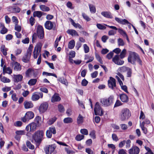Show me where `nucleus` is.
I'll return each mask as SVG.
<instances>
[{"instance_id": "obj_1", "label": "nucleus", "mask_w": 154, "mask_h": 154, "mask_svg": "<svg viewBox=\"0 0 154 154\" xmlns=\"http://www.w3.org/2000/svg\"><path fill=\"white\" fill-rule=\"evenodd\" d=\"M44 132L42 131H38L32 136V138L37 143H40L44 135Z\"/></svg>"}, {"instance_id": "obj_2", "label": "nucleus", "mask_w": 154, "mask_h": 154, "mask_svg": "<svg viewBox=\"0 0 154 154\" xmlns=\"http://www.w3.org/2000/svg\"><path fill=\"white\" fill-rule=\"evenodd\" d=\"M131 115V112L127 108L123 109L121 112L120 119L122 121H124L128 119Z\"/></svg>"}, {"instance_id": "obj_3", "label": "nucleus", "mask_w": 154, "mask_h": 154, "mask_svg": "<svg viewBox=\"0 0 154 154\" xmlns=\"http://www.w3.org/2000/svg\"><path fill=\"white\" fill-rule=\"evenodd\" d=\"M42 44L40 42L38 43L35 45L33 51V57L34 59H36L38 56L41 54Z\"/></svg>"}, {"instance_id": "obj_4", "label": "nucleus", "mask_w": 154, "mask_h": 154, "mask_svg": "<svg viewBox=\"0 0 154 154\" xmlns=\"http://www.w3.org/2000/svg\"><path fill=\"white\" fill-rule=\"evenodd\" d=\"M138 55L134 52L130 51L128 57V61L133 64H134Z\"/></svg>"}, {"instance_id": "obj_5", "label": "nucleus", "mask_w": 154, "mask_h": 154, "mask_svg": "<svg viewBox=\"0 0 154 154\" xmlns=\"http://www.w3.org/2000/svg\"><path fill=\"white\" fill-rule=\"evenodd\" d=\"M113 100V97L111 96L108 98V100L103 98L101 99L100 102L102 105L109 106L112 105Z\"/></svg>"}, {"instance_id": "obj_6", "label": "nucleus", "mask_w": 154, "mask_h": 154, "mask_svg": "<svg viewBox=\"0 0 154 154\" xmlns=\"http://www.w3.org/2000/svg\"><path fill=\"white\" fill-rule=\"evenodd\" d=\"M45 28L48 30L54 29H55V23L49 20H47L44 24Z\"/></svg>"}, {"instance_id": "obj_7", "label": "nucleus", "mask_w": 154, "mask_h": 154, "mask_svg": "<svg viewBox=\"0 0 154 154\" xmlns=\"http://www.w3.org/2000/svg\"><path fill=\"white\" fill-rule=\"evenodd\" d=\"M36 30L38 37L41 39H42L44 37V29L43 27L40 25L38 26Z\"/></svg>"}, {"instance_id": "obj_8", "label": "nucleus", "mask_w": 154, "mask_h": 154, "mask_svg": "<svg viewBox=\"0 0 154 154\" xmlns=\"http://www.w3.org/2000/svg\"><path fill=\"white\" fill-rule=\"evenodd\" d=\"M119 55L117 54L115 55L112 59V61L116 64L122 65L123 64L124 61L120 59Z\"/></svg>"}, {"instance_id": "obj_9", "label": "nucleus", "mask_w": 154, "mask_h": 154, "mask_svg": "<svg viewBox=\"0 0 154 154\" xmlns=\"http://www.w3.org/2000/svg\"><path fill=\"white\" fill-rule=\"evenodd\" d=\"M108 84L109 88L112 90H113L116 87V80L112 77H110L108 81Z\"/></svg>"}, {"instance_id": "obj_10", "label": "nucleus", "mask_w": 154, "mask_h": 154, "mask_svg": "<svg viewBox=\"0 0 154 154\" xmlns=\"http://www.w3.org/2000/svg\"><path fill=\"white\" fill-rule=\"evenodd\" d=\"M43 94L42 92H35L34 93L32 96L31 99L32 100L36 101L38 100L40 98L43 97Z\"/></svg>"}, {"instance_id": "obj_11", "label": "nucleus", "mask_w": 154, "mask_h": 154, "mask_svg": "<svg viewBox=\"0 0 154 154\" xmlns=\"http://www.w3.org/2000/svg\"><path fill=\"white\" fill-rule=\"evenodd\" d=\"M139 148L136 146H133L128 150L129 154H138L140 152Z\"/></svg>"}, {"instance_id": "obj_12", "label": "nucleus", "mask_w": 154, "mask_h": 154, "mask_svg": "<svg viewBox=\"0 0 154 154\" xmlns=\"http://www.w3.org/2000/svg\"><path fill=\"white\" fill-rule=\"evenodd\" d=\"M7 9L8 11L14 13H19L20 11V8L15 6H9L7 8Z\"/></svg>"}, {"instance_id": "obj_13", "label": "nucleus", "mask_w": 154, "mask_h": 154, "mask_svg": "<svg viewBox=\"0 0 154 154\" xmlns=\"http://www.w3.org/2000/svg\"><path fill=\"white\" fill-rule=\"evenodd\" d=\"M55 148L54 145H49L47 146L45 149L46 154H51Z\"/></svg>"}, {"instance_id": "obj_14", "label": "nucleus", "mask_w": 154, "mask_h": 154, "mask_svg": "<svg viewBox=\"0 0 154 154\" xmlns=\"http://www.w3.org/2000/svg\"><path fill=\"white\" fill-rule=\"evenodd\" d=\"M94 110L96 115L102 116L103 114V111L101 106H95Z\"/></svg>"}, {"instance_id": "obj_15", "label": "nucleus", "mask_w": 154, "mask_h": 154, "mask_svg": "<svg viewBox=\"0 0 154 154\" xmlns=\"http://www.w3.org/2000/svg\"><path fill=\"white\" fill-rule=\"evenodd\" d=\"M11 65L14 67V70L16 71H20L21 69V66L17 62H13L11 63Z\"/></svg>"}, {"instance_id": "obj_16", "label": "nucleus", "mask_w": 154, "mask_h": 154, "mask_svg": "<svg viewBox=\"0 0 154 154\" xmlns=\"http://www.w3.org/2000/svg\"><path fill=\"white\" fill-rule=\"evenodd\" d=\"M106 26H107L113 29H114L116 30H118V32L122 35H123V36H126V32L123 31L122 29H118L115 26H110L109 25H105Z\"/></svg>"}, {"instance_id": "obj_17", "label": "nucleus", "mask_w": 154, "mask_h": 154, "mask_svg": "<svg viewBox=\"0 0 154 154\" xmlns=\"http://www.w3.org/2000/svg\"><path fill=\"white\" fill-rule=\"evenodd\" d=\"M61 100V98L59 96L58 94L55 93L52 96L51 99L52 102L54 103L60 101Z\"/></svg>"}, {"instance_id": "obj_18", "label": "nucleus", "mask_w": 154, "mask_h": 154, "mask_svg": "<svg viewBox=\"0 0 154 154\" xmlns=\"http://www.w3.org/2000/svg\"><path fill=\"white\" fill-rule=\"evenodd\" d=\"M115 19L118 23L123 25L129 23V22L125 19H122L117 17H115Z\"/></svg>"}, {"instance_id": "obj_19", "label": "nucleus", "mask_w": 154, "mask_h": 154, "mask_svg": "<svg viewBox=\"0 0 154 154\" xmlns=\"http://www.w3.org/2000/svg\"><path fill=\"white\" fill-rule=\"evenodd\" d=\"M12 69L10 67H6L5 66H4L3 67V74L5 73H7L10 74L12 73Z\"/></svg>"}, {"instance_id": "obj_20", "label": "nucleus", "mask_w": 154, "mask_h": 154, "mask_svg": "<svg viewBox=\"0 0 154 154\" xmlns=\"http://www.w3.org/2000/svg\"><path fill=\"white\" fill-rule=\"evenodd\" d=\"M101 14L104 17L112 19L113 18L112 14L109 11H103L101 13Z\"/></svg>"}, {"instance_id": "obj_21", "label": "nucleus", "mask_w": 154, "mask_h": 154, "mask_svg": "<svg viewBox=\"0 0 154 154\" xmlns=\"http://www.w3.org/2000/svg\"><path fill=\"white\" fill-rule=\"evenodd\" d=\"M0 28H1L0 33L2 34H4L7 32L8 29L5 27L4 23H0Z\"/></svg>"}, {"instance_id": "obj_22", "label": "nucleus", "mask_w": 154, "mask_h": 154, "mask_svg": "<svg viewBox=\"0 0 154 154\" xmlns=\"http://www.w3.org/2000/svg\"><path fill=\"white\" fill-rule=\"evenodd\" d=\"M66 32L72 36H79V35L77 31L74 29H69Z\"/></svg>"}, {"instance_id": "obj_23", "label": "nucleus", "mask_w": 154, "mask_h": 154, "mask_svg": "<svg viewBox=\"0 0 154 154\" xmlns=\"http://www.w3.org/2000/svg\"><path fill=\"white\" fill-rule=\"evenodd\" d=\"M14 81L15 82H18L21 81L23 78V76L20 74L14 75Z\"/></svg>"}, {"instance_id": "obj_24", "label": "nucleus", "mask_w": 154, "mask_h": 154, "mask_svg": "<svg viewBox=\"0 0 154 154\" xmlns=\"http://www.w3.org/2000/svg\"><path fill=\"white\" fill-rule=\"evenodd\" d=\"M57 81L60 82L61 83L64 84L66 86H67L68 83L66 79H65L64 77H59L57 79Z\"/></svg>"}, {"instance_id": "obj_25", "label": "nucleus", "mask_w": 154, "mask_h": 154, "mask_svg": "<svg viewBox=\"0 0 154 154\" xmlns=\"http://www.w3.org/2000/svg\"><path fill=\"white\" fill-rule=\"evenodd\" d=\"M25 115L27 119H28L29 120L33 119L34 116V113L31 111H29L27 112L26 113Z\"/></svg>"}, {"instance_id": "obj_26", "label": "nucleus", "mask_w": 154, "mask_h": 154, "mask_svg": "<svg viewBox=\"0 0 154 154\" xmlns=\"http://www.w3.org/2000/svg\"><path fill=\"white\" fill-rule=\"evenodd\" d=\"M44 13L41 11H36L33 13V16L34 17H37L39 18H40L43 14Z\"/></svg>"}, {"instance_id": "obj_27", "label": "nucleus", "mask_w": 154, "mask_h": 154, "mask_svg": "<svg viewBox=\"0 0 154 154\" xmlns=\"http://www.w3.org/2000/svg\"><path fill=\"white\" fill-rule=\"evenodd\" d=\"M70 20L71 23L72 24L75 28H78L80 29L82 28L81 26L78 23H76L71 18H70Z\"/></svg>"}, {"instance_id": "obj_28", "label": "nucleus", "mask_w": 154, "mask_h": 154, "mask_svg": "<svg viewBox=\"0 0 154 154\" xmlns=\"http://www.w3.org/2000/svg\"><path fill=\"white\" fill-rule=\"evenodd\" d=\"M120 98L121 101L123 102H126L128 101V96L125 94H122L120 95Z\"/></svg>"}, {"instance_id": "obj_29", "label": "nucleus", "mask_w": 154, "mask_h": 154, "mask_svg": "<svg viewBox=\"0 0 154 154\" xmlns=\"http://www.w3.org/2000/svg\"><path fill=\"white\" fill-rule=\"evenodd\" d=\"M40 9L43 11L47 12L50 11V8L44 5H41L39 6Z\"/></svg>"}, {"instance_id": "obj_30", "label": "nucleus", "mask_w": 154, "mask_h": 154, "mask_svg": "<svg viewBox=\"0 0 154 154\" xmlns=\"http://www.w3.org/2000/svg\"><path fill=\"white\" fill-rule=\"evenodd\" d=\"M84 122V117L81 114L79 115V116L78 117L77 122L78 124H80Z\"/></svg>"}, {"instance_id": "obj_31", "label": "nucleus", "mask_w": 154, "mask_h": 154, "mask_svg": "<svg viewBox=\"0 0 154 154\" xmlns=\"http://www.w3.org/2000/svg\"><path fill=\"white\" fill-rule=\"evenodd\" d=\"M31 56L26 54L22 58V61L25 63H28L29 61Z\"/></svg>"}, {"instance_id": "obj_32", "label": "nucleus", "mask_w": 154, "mask_h": 154, "mask_svg": "<svg viewBox=\"0 0 154 154\" xmlns=\"http://www.w3.org/2000/svg\"><path fill=\"white\" fill-rule=\"evenodd\" d=\"M30 127L31 132H33L36 129L37 126H38L36 123L34 122H32L29 124Z\"/></svg>"}, {"instance_id": "obj_33", "label": "nucleus", "mask_w": 154, "mask_h": 154, "mask_svg": "<svg viewBox=\"0 0 154 154\" xmlns=\"http://www.w3.org/2000/svg\"><path fill=\"white\" fill-rule=\"evenodd\" d=\"M88 6L90 12L92 13H95L96 12V9L95 7L93 5L89 4Z\"/></svg>"}, {"instance_id": "obj_34", "label": "nucleus", "mask_w": 154, "mask_h": 154, "mask_svg": "<svg viewBox=\"0 0 154 154\" xmlns=\"http://www.w3.org/2000/svg\"><path fill=\"white\" fill-rule=\"evenodd\" d=\"M75 45V42L74 40L70 41L68 44V48L70 49H73Z\"/></svg>"}, {"instance_id": "obj_35", "label": "nucleus", "mask_w": 154, "mask_h": 154, "mask_svg": "<svg viewBox=\"0 0 154 154\" xmlns=\"http://www.w3.org/2000/svg\"><path fill=\"white\" fill-rule=\"evenodd\" d=\"M73 122L72 119L70 117L65 118L63 119V122L65 123L68 124L71 123Z\"/></svg>"}, {"instance_id": "obj_36", "label": "nucleus", "mask_w": 154, "mask_h": 154, "mask_svg": "<svg viewBox=\"0 0 154 154\" xmlns=\"http://www.w3.org/2000/svg\"><path fill=\"white\" fill-rule=\"evenodd\" d=\"M57 119V118L56 117H54L51 118L50 119L48 122V124L50 125H52L56 121Z\"/></svg>"}, {"instance_id": "obj_37", "label": "nucleus", "mask_w": 154, "mask_h": 154, "mask_svg": "<svg viewBox=\"0 0 154 154\" xmlns=\"http://www.w3.org/2000/svg\"><path fill=\"white\" fill-rule=\"evenodd\" d=\"M48 106H39L38 109L41 113L44 112L47 109Z\"/></svg>"}, {"instance_id": "obj_38", "label": "nucleus", "mask_w": 154, "mask_h": 154, "mask_svg": "<svg viewBox=\"0 0 154 154\" xmlns=\"http://www.w3.org/2000/svg\"><path fill=\"white\" fill-rule=\"evenodd\" d=\"M126 54V50L125 49H124L121 52L119 56L121 59H122L124 58Z\"/></svg>"}, {"instance_id": "obj_39", "label": "nucleus", "mask_w": 154, "mask_h": 154, "mask_svg": "<svg viewBox=\"0 0 154 154\" xmlns=\"http://www.w3.org/2000/svg\"><path fill=\"white\" fill-rule=\"evenodd\" d=\"M129 68L125 66H122L119 68L118 70L121 72H125L127 71Z\"/></svg>"}, {"instance_id": "obj_40", "label": "nucleus", "mask_w": 154, "mask_h": 154, "mask_svg": "<svg viewBox=\"0 0 154 154\" xmlns=\"http://www.w3.org/2000/svg\"><path fill=\"white\" fill-rule=\"evenodd\" d=\"M84 137V136L83 135L79 134L76 135L75 137V139L77 141H79L83 139Z\"/></svg>"}, {"instance_id": "obj_41", "label": "nucleus", "mask_w": 154, "mask_h": 154, "mask_svg": "<svg viewBox=\"0 0 154 154\" xmlns=\"http://www.w3.org/2000/svg\"><path fill=\"white\" fill-rule=\"evenodd\" d=\"M26 145L27 147L29 149H34V146L32 144L31 142L27 140L26 142Z\"/></svg>"}, {"instance_id": "obj_42", "label": "nucleus", "mask_w": 154, "mask_h": 154, "mask_svg": "<svg viewBox=\"0 0 154 154\" xmlns=\"http://www.w3.org/2000/svg\"><path fill=\"white\" fill-rule=\"evenodd\" d=\"M37 82V80L35 79H30L28 82V84L30 85H35Z\"/></svg>"}, {"instance_id": "obj_43", "label": "nucleus", "mask_w": 154, "mask_h": 154, "mask_svg": "<svg viewBox=\"0 0 154 154\" xmlns=\"http://www.w3.org/2000/svg\"><path fill=\"white\" fill-rule=\"evenodd\" d=\"M42 119L41 117L39 116H36L35 118V122H36V124L38 125V126H39L40 125V122H41Z\"/></svg>"}, {"instance_id": "obj_44", "label": "nucleus", "mask_w": 154, "mask_h": 154, "mask_svg": "<svg viewBox=\"0 0 154 154\" xmlns=\"http://www.w3.org/2000/svg\"><path fill=\"white\" fill-rule=\"evenodd\" d=\"M1 80L2 82L4 83H9L11 82V80L9 79L5 76L2 77Z\"/></svg>"}, {"instance_id": "obj_45", "label": "nucleus", "mask_w": 154, "mask_h": 154, "mask_svg": "<svg viewBox=\"0 0 154 154\" xmlns=\"http://www.w3.org/2000/svg\"><path fill=\"white\" fill-rule=\"evenodd\" d=\"M32 48V44L30 45L27 52V54H28V55H29V56H31Z\"/></svg>"}, {"instance_id": "obj_46", "label": "nucleus", "mask_w": 154, "mask_h": 154, "mask_svg": "<svg viewBox=\"0 0 154 154\" xmlns=\"http://www.w3.org/2000/svg\"><path fill=\"white\" fill-rule=\"evenodd\" d=\"M141 127L142 130L143 132V133L144 134H146L147 132V128L144 126V122H142L141 125Z\"/></svg>"}, {"instance_id": "obj_47", "label": "nucleus", "mask_w": 154, "mask_h": 154, "mask_svg": "<svg viewBox=\"0 0 154 154\" xmlns=\"http://www.w3.org/2000/svg\"><path fill=\"white\" fill-rule=\"evenodd\" d=\"M82 15L83 18L87 21H89L91 20V19L85 13H82Z\"/></svg>"}, {"instance_id": "obj_48", "label": "nucleus", "mask_w": 154, "mask_h": 154, "mask_svg": "<svg viewBox=\"0 0 154 154\" xmlns=\"http://www.w3.org/2000/svg\"><path fill=\"white\" fill-rule=\"evenodd\" d=\"M96 26L97 28L100 29L104 30L106 29V28L105 26L100 23H97Z\"/></svg>"}, {"instance_id": "obj_49", "label": "nucleus", "mask_w": 154, "mask_h": 154, "mask_svg": "<svg viewBox=\"0 0 154 154\" xmlns=\"http://www.w3.org/2000/svg\"><path fill=\"white\" fill-rule=\"evenodd\" d=\"M48 130L51 132V133L53 134H55L56 133V128L54 127H50L48 128Z\"/></svg>"}, {"instance_id": "obj_50", "label": "nucleus", "mask_w": 154, "mask_h": 154, "mask_svg": "<svg viewBox=\"0 0 154 154\" xmlns=\"http://www.w3.org/2000/svg\"><path fill=\"white\" fill-rule=\"evenodd\" d=\"M118 45L119 46H123L124 45L125 43L123 41V40L121 38H119L118 39Z\"/></svg>"}, {"instance_id": "obj_51", "label": "nucleus", "mask_w": 154, "mask_h": 154, "mask_svg": "<svg viewBox=\"0 0 154 154\" xmlns=\"http://www.w3.org/2000/svg\"><path fill=\"white\" fill-rule=\"evenodd\" d=\"M84 49L85 52V53H87L89 51V47L87 46L86 44H84L83 45Z\"/></svg>"}, {"instance_id": "obj_52", "label": "nucleus", "mask_w": 154, "mask_h": 154, "mask_svg": "<svg viewBox=\"0 0 154 154\" xmlns=\"http://www.w3.org/2000/svg\"><path fill=\"white\" fill-rule=\"evenodd\" d=\"M14 29L16 30L18 32H20L21 30V26L18 25V24H15Z\"/></svg>"}, {"instance_id": "obj_53", "label": "nucleus", "mask_w": 154, "mask_h": 154, "mask_svg": "<svg viewBox=\"0 0 154 154\" xmlns=\"http://www.w3.org/2000/svg\"><path fill=\"white\" fill-rule=\"evenodd\" d=\"M112 137L113 141L117 142L119 140V138L117 136L116 134H112Z\"/></svg>"}, {"instance_id": "obj_54", "label": "nucleus", "mask_w": 154, "mask_h": 154, "mask_svg": "<svg viewBox=\"0 0 154 154\" xmlns=\"http://www.w3.org/2000/svg\"><path fill=\"white\" fill-rule=\"evenodd\" d=\"M80 132L82 134L85 135H87L88 134V131L86 129H81L80 130Z\"/></svg>"}, {"instance_id": "obj_55", "label": "nucleus", "mask_w": 154, "mask_h": 154, "mask_svg": "<svg viewBox=\"0 0 154 154\" xmlns=\"http://www.w3.org/2000/svg\"><path fill=\"white\" fill-rule=\"evenodd\" d=\"M11 89V87L5 86V87L3 88L2 90L3 92H8L10 91Z\"/></svg>"}, {"instance_id": "obj_56", "label": "nucleus", "mask_w": 154, "mask_h": 154, "mask_svg": "<svg viewBox=\"0 0 154 154\" xmlns=\"http://www.w3.org/2000/svg\"><path fill=\"white\" fill-rule=\"evenodd\" d=\"M96 57L97 60L100 63L102 64L103 63V61L100 57L98 54L96 55Z\"/></svg>"}, {"instance_id": "obj_57", "label": "nucleus", "mask_w": 154, "mask_h": 154, "mask_svg": "<svg viewBox=\"0 0 154 154\" xmlns=\"http://www.w3.org/2000/svg\"><path fill=\"white\" fill-rule=\"evenodd\" d=\"M24 105L25 106H32V103L31 101H25L24 103Z\"/></svg>"}, {"instance_id": "obj_58", "label": "nucleus", "mask_w": 154, "mask_h": 154, "mask_svg": "<svg viewBox=\"0 0 154 154\" xmlns=\"http://www.w3.org/2000/svg\"><path fill=\"white\" fill-rule=\"evenodd\" d=\"M89 135L92 138L95 139L96 138L95 132L94 130L91 132L89 134Z\"/></svg>"}, {"instance_id": "obj_59", "label": "nucleus", "mask_w": 154, "mask_h": 154, "mask_svg": "<svg viewBox=\"0 0 154 154\" xmlns=\"http://www.w3.org/2000/svg\"><path fill=\"white\" fill-rule=\"evenodd\" d=\"M32 70L30 69H29L26 72V77H29L31 75Z\"/></svg>"}, {"instance_id": "obj_60", "label": "nucleus", "mask_w": 154, "mask_h": 154, "mask_svg": "<svg viewBox=\"0 0 154 154\" xmlns=\"http://www.w3.org/2000/svg\"><path fill=\"white\" fill-rule=\"evenodd\" d=\"M113 54H114L113 52H109L106 55V58L109 60L111 59L113 57Z\"/></svg>"}, {"instance_id": "obj_61", "label": "nucleus", "mask_w": 154, "mask_h": 154, "mask_svg": "<svg viewBox=\"0 0 154 154\" xmlns=\"http://www.w3.org/2000/svg\"><path fill=\"white\" fill-rule=\"evenodd\" d=\"M131 141L130 140H128L125 141L126 144V148H129L131 146Z\"/></svg>"}, {"instance_id": "obj_62", "label": "nucleus", "mask_w": 154, "mask_h": 154, "mask_svg": "<svg viewBox=\"0 0 154 154\" xmlns=\"http://www.w3.org/2000/svg\"><path fill=\"white\" fill-rule=\"evenodd\" d=\"M22 124V123L21 121H17L14 123V125L15 126L20 127L21 126Z\"/></svg>"}, {"instance_id": "obj_63", "label": "nucleus", "mask_w": 154, "mask_h": 154, "mask_svg": "<svg viewBox=\"0 0 154 154\" xmlns=\"http://www.w3.org/2000/svg\"><path fill=\"white\" fill-rule=\"evenodd\" d=\"M86 152L88 154H93V151L90 148H87L85 149Z\"/></svg>"}, {"instance_id": "obj_64", "label": "nucleus", "mask_w": 154, "mask_h": 154, "mask_svg": "<svg viewBox=\"0 0 154 154\" xmlns=\"http://www.w3.org/2000/svg\"><path fill=\"white\" fill-rule=\"evenodd\" d=\"M118 154H127L126 150L123 149H120L118 152Z\"/></svg>"}]
</instances>
